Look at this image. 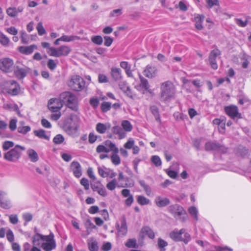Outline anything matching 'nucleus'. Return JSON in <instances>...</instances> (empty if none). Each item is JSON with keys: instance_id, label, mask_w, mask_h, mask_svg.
<instances>
[{"instance_id": "obj_62", "label": "nucleus", "mask_w": 251, "mask_h": 251, "mask_svg": "<svg viewBox=\"0 0 251 251\" xmlns=\"http://www.w3.org/2000/svg\"><path fill=\"white\" fill-rule=\"evenodd\" d=\"M104 45L106 47H109L113 43V39L109 36H105L104 37Z\"/></svg>"}, {"instance_id": "obj_48", "label": "nucleus", "mask_w": 251, "mask_h": 251, "mask_svg": "<svg viewBox=\"0 0 251 251\" xmlns=\"http://www.w3.org/2000/svg\"><path fill=\"white\" fill-rule=\"evenodd\" d=\"M111 107V103L109 102L104 101L100 106L101 110L103 112H106L109 111Z\"/></svg>"}, {"instance_id": "obj_44", "label": "nucleus", "mask_w": 251, "mask_h": 251, "mask_svg": "<svg viewBox=\"0 0 251 251\" xmlns=\"http://www.w3.org/2000/svg\"><path fill=\"white\" fill-rule=\"evenodd\" d=\"M9 42V39L2 32H0V43L4 46H7L8 45Z\"/></svg>"}, {"instance_id": "obj_1", "label": "nucleus", "mask_w": 251, "mask_h": 251, "mask_svg": "<svg viewBox=\"0 0 251 251\" xmlns=\"http://www.w3.org/2000/svg\"><path fill=\"white\" fill-rule=\"evenodd\" d=\"M79 117L75 114H71L60 121V127L68 135H73L78 129Z\"/></svg>"}, {"instance_id": "obj_4", "label": "nucleus", "mask_w": 251, "mask_h": 251, "mask_svg": "<svg viewBox=\"0 0 251 251\" xmlns=\"http://www.w3.org/2000/svg\"><path fill=\"white\" fill-rule=\"evenodd\" d=\"M25 150V148L24 147L17 145L13 149L5 152L3 157L7 161L15 162L20 158L22 151Z\"/></svg>"}, {"instance_id": "obj_15", "label": "nucleus", "mask_w": 251, "mask_h": 251, "mask_svg": "<svg viewBox=\"0 0 251 251\" xmlns=\"http://www.w3.org/2000/svg\"><path fill=\"white\" fill-rule=\"evenodd\" d=\"M70 170L77 178L82 175V169L80 163L77 161H73L70 164Z\"/></svg>"}, {"instance_id": "obj_34", "label": "nucleus", "mask_w": 251, "mask_h": 251, "mask_svg": "<svg viewBox=\"0 0 251 251\" xmlns=\"http://www.w3.org/2000/svg\"><path fill=\"white\" fill-rule=\"evenodd\" d=\"M218 147V143L216 142H208L205 145V149L207 151H216Z\"/></svg>"}, {"instance_id": "obj_63", "label": "nucleus", "mask_w": 251, "mask_h": 251, "mask_svg": "<svg viewBox=\"0 0 251 251\" xmlns=\"http://www.w3.org/2000/svg\"><path fill=\"white\" fill-rule=\"evenodd\" d=\"M165 172L170 177L174 179L176 178L177 176V173L175 171L166 169Z\"/></svg>"}, {"instance_id": "obj_45", "label": "nucleus", "mask_w": 251, "mask_h": 251, "mask_svg": "<svg viewBox=\"0 0 251 251\" xmlns=\"http://www.w3.org/2000/svg\"><path fill=\"white\" fill-rule=\"evenodd\" d=\"M91 41L95 44L101 45L103 42V39L100 35H96L91 37Z\"/></svg>"}, {"instance_id": "obj_57", "label": "nucleus", "mask_w": 251, "mask_h": 251, "mask_svg": "<svg viewBox=\"0 0 251 251\" xmlns=\"http://www.w3.org/2000/svg\"><path fill=\"white\" fill-rule=\"evenodd\" d=\"M38 34L40 36H42L46 33V30L44 27L43 26V24L42 22H39L38 23L37 27H36Z\"/></svg>"}, {"instance_id": "obj_36", "label": "nucleus", "mask_w": 251, "mask_h": 251, "mask_svg": "<svg viewBox=\"0 0 251 251\" xmlns=\"http://www.w3.org/2000/svg\"><path fill=\"white\" fill-rule=\"evenodd\" d=\"M121 125L125 131L130 132L132 129V126L127 120H124L122 122Z\"/></svg>"}, {"instance_id": "obj_9", "label": "nucleus", "mask_w": 251, "mask_h": 251, "mask_svg": "<svg viewBox=\"0 0 251 251\" xmlns=\"http://www.w3.org/2000/svg\"><path fill=\"white\" fill-rule=\"evenodd\" d=\"M14 65V61L10 58L3 57L0 59V70L3 72H12L13 71Z\"/></svg>"}, {"instance_id": "obj_14", "label": "nucleus", "mask_w": 251, "mask_h": 251, "mask_svg": "<svg viewBox=\"0 0 251 251\" xmlns=\"http://www.w3.org/2000/svg\"><path fill=\"white\" fill-rule=\"evenodd\" d=\"M62 103L59 99H50L48 102L49 109L52 112H58L62 107Z\"/></svg>"}, {"instance_id": "obj_53", "label": "nucleus", "mask_w": 251, "mask_h": 251, "mask_svg": "<svg viewBox=\"0 0 251 251\" xmlns=\"http://www.w3.org/2000/svg\"><path fill=\"white\" fill-rule=\"evenodd\" d=\"M64 141V138L61 134L56 135L53 139V142L55 144H60Z\"/></svg>"}, {"instance_id": "obj_11", "label": "nucleus", "mask_w": 251, "mask_h": 251, "mask_svg": "<svg viewBox=\"0 0 251 251\" xmlns=\"http://www.w3.org/2000/svg\"><path fill=\"white\" fill-rule=\"evenodd\" d=\"M225 111L226 113L232 119L237 121L236 119H241L242 115L239 112V110L237 106L231 105L226 106L225 107Z\"/></svg>"}, {"instance_id": "obj_3", "label": "nucleus", "mask_w": 251, "mask_h": 251, "mask_svg": "<svg viewBox=\"0 0 251 251\" xmlns=\"http://www.w3.org/2000/svg\"><path fill=\"white\" fill-rule=\"evenodd\" d=\"M175 92V87L172 82L167 81L163 83L161 85V100L166 101L172 99Z\"/></svg>"}, {"instance_id": "obj_47", "label": "nucleus", "mask_w": 251, "mask_h": 251, "mask_svg": "<svg viewBox=\"0 0 251 251\" xmlns=\"http://www.w3.org/2000/svg\"><path fill=\"white\" fill-rule=\"evenodd\" d=\"M100 100L97 97H92L90 99L89 103L94 109L97 108L99 104Z\"/></svg>"}, {"instance_id": "obj_54", "label": "nucleus", "mask_w": 251, "mask_h": 251, "mask_svg": "<svg viewBox=\"0 0 251 251\" xmlns=\"http://www.w3.org/2000/svg\"><path fill=\"white\" fill-rule=\"evenodd\" d=\"M13 147H14V143L10 141H6L2 144V149L4 151L8 150Z\"/></svg>"}, {"instance_id": "obj_29", "label": "nucleus", "mask_w": 251, "mask_h": 251, "mask_svg": "<svg viewBox=\"0 0 251 251\" xmlns=\"http://www.w3.org/2000/svg\"><path fill=\"white\" fill-rule=\"evenodd\" d=\"M112 130L114 134L118 135L119 138L120 139L124 138L126 136V133L123 128L119 126H113Z\"/></svg>"}, {"instance_id": "obj_2", "label": "nucleus", "mask_w": 251, "mask_h": 251, "mask_svg": "<svg viewBox=\"0 0 251 251\" xmlns=\"http://www.w3.org/2000/svg\"><path fill=\"white\" fill-rule=\"evenodd\" d=\"M59 100L63 104L67 106L74 111L78 109V101L76 97L70 92H64L61 93L59 96Z\"/></svg>"}, {"instance_id": "obj_30", "label": "nucleus", "mask_w": 251, "mask_h": 251, "mask_svg": "<svg viewBox=\"0 0 251 251\" xmlns=\"http://www.w3.org/2000/svg\"><path fill=\"white\" fill-rule=\"evenodd\" d=\"M104 145L108 148V152L109 151H112V153L119 152V150L118 148L111 141L109 140L105 141Z\"/></svg>"}, {"instance_id": "obj_12", "label": "nucleus", "mask_w": 251, "mask_h": 251, "mask_svg": "<svg viewBox=\"0 0 251 251\" xmlns=\"http://www.w3.org/2000/svg\"><path fill=\"white\" fill-rule=\"evenodd\" d=\"M221 54V51L217 48L211 50L209 53L208 60L210 66L214 70H216L218 68L216 59L220 57Z\"/></svg>"}, {"instance_id": "obj_22", "label": "nucleus", "mask_w": 251, "mask_h": 251, "mask_svg": "<svg viewBox=\"0 0 251 251\" xmlns=\"http://www.w3.org/2000/svg\"><path fill=\"white\" fill-rule=\"evenodd\" d=\"M121 226L117 224L118 230L119 235L125 236L127 233V228L126 223V218L124 216L121 220Z\"/></svg>"}, {"instance_id": "obj_37", "label": "nucleus", "mask_w": 251, "mask_h": 251, "mask_svg": "<svg viewBox=\"0 0 251 251\" xmlns=\"http://www.w3.org/2000/svg\"><path fill=\"white\" fill-rule=\"evenodd\" d=\"M110 171L111 169L108 168H104L103 169L101 167H98V173L102 177H106L109 176Z\"/></svg>"}, {"instance_id": "obj_17", "label": "nucleus", "mask_w": 251, "mask_h": 251, "mask_svg": "<svg viewBox=\"0 0 251 251\" xmlns=\"http://www.w3.org/2000/svg\"><path fill=\"white\" fill-rule=\"evenodd\" d=\"M186 230L182 228L179 230L175 229L170 233V238L175 241H181L182 240V235L185 232Z\"/></svg>"}, {"instance_id": "obj_31", "label": "nucleus", "mask_w": 251, "mask_h": 251, "mask_svg": "<svg viewBox=\"0 0 251 251\" xmlns=\"http://www.w3.org/2000/svg\"><path fill=\"white\" fill-rule=\"evenodd\" d=\"M110 126L109 124H103L100 123H99L96 125V130L97 132L100 134H103L105 132L106 130L109 128Z\"/></svg>"}, {"instance_id": "obj_32", "label": "nucleus", "mask_w": 251, "mask_h": 251, "mask_svg": "<svg viewBox=\"0 0 251 251\" xmlns=\"http://www.w3.org/2000/svg\"><path fill=\"white\" fill-rule=\"evenodd\" d=\"M106 187L109 190L113 191L116 188V187H124V186L118 184L116 179L113 178L107 183Z\"/></svg>"}, {"instance_id": "obj_24", "label": "nucleus", "mask_w": 251, "mask_h": 251, "mask_svg": "<svg viewBox=\"0 0 251 251\" xmlns=\"http://www.w3.org/2000/svg\"><path fill=\"white\" fill-rule=\"evenodd\" d=\"M157 69L155 67L148 65L144 70L143 74L146 77L152 78L155 75Z\"/></svg>"}, {"instance_id": "obj_59", "label": "nucleus", "mask_w": 251, "mask_h": 251, "mask_svg": "<svg viewBox=\"0 0 251 251\" xmlns=\"http://www.w3.org/2000/svg\"><path fill=\"white\" fill-rule=\"evenodd\" d=\"M96 151L98 153L105 152L108 153V148H106L105 145H100L96 148Z\"/></svg>"}, {"instance_id": "obj_10", "label": "nucleus", "mask_w": 251, "mask_h": 251, "mask_svg": "<svg viewBox=\"0 0 251 251\" xmlns=\"http://www.w3.org/2000/svg\"><path fill=\"white\" fill-rule=\"evenodd\" d=\"M46 239L42 243L41 248L45 251H51L56 247L55 241L54 239V235L52 233H50L49 235H47Z\"/></svg>"}, {"instance_id": "obj_55", "label": "nucleus", "mask_w": 251, "mask_h": 251, "mask_svg": "<svg viewBox=\"0 0 251 251\" xmlns=\"http://www.w3.org/2000/svg\"><path fill=\"white\" fill-rule=\"evenodd\" d=\"M236 24L240 27H244L246 26L249 23L248 20L243 21L241 19L236 18L235 19Z\"/></svg>"}, {"instance_id": "obj_41", "label": "nucleus", "mask_w": 251, "mask_h": 251, "mask_svg": "<svg viewBox=\"0 0 251 251\" xmlns=\"http://www.w3.org/2000/svg\"><path fill=\"white\" fill-rule=\"evenodd\" d=\"M188 212L191 216L196 220H198V210L195 206H191L188 209Z\"/></svg>"}, {"instance_id": "obj_64", "label": "nucleus", "mask_w": 251, "mask_h": 251, "mask_svg": "<svg viewBox=\"0 0 251 251\" xmlns=\"http://www.w3.org/2000/svg\"><path fill=\"white\" fill-rule=\"evenodd\" d=\"M112 248L111 244L110 242H106L103 244L101 247V250L103 251H109Z\"/></svg>"}, {"instance_id": "obj_40", "label": "nucleus", "mask_w": 251, "mask_h": 251, "mask_svg": "<svg viewBox=\"0 0 251 251\" xmlns=\"http://www.w3.org/2000/svg\"><path fill=\"white\" fill-rule=\"evenodd\" d=\"M150 110L151 112V113L154 115L155 120L158 122H160V115L158 112V109L157 107L153 105L151 106Z\"/></svg>"}, {"instance_id": "obj_56", "label": "nucleus", "mask_w": 251, "mask_h": 251, "mask_svg": "<svg viewBox=\"0 0 251 251\" xmlns=\"http://www.w3.org/2000/svg\"><path fill=\"white\" fill-rule=\"evenodd\" d=\"M22 217L25 222V223H24L25 226H26V223L31 221L33 218L32 215L31 213L27 212L23 214Z\"/></svg>"}, {"instance_id": "obj_60", "label": "nucleus", "mask_w": 251, "mask_h": 251, "mask_svg": "<svg viewBox=\"0 0 251 251\" xmlns=\"http://www.w3.org/2000/svg\"><path fill=\"white\" fill-rule=\"evenodd\" d=\"M80 184L84 186V189L86 190L89 189V183L88 179L83 177L80 180Z\"/></svg>"}, {"instance_id": "obj_42", "label": "nucleus", "mask_w": 251, "mask_h": 251, "mask_svg": "<svg viewBox=\"0 0 251 251\" xmlns=\"http://www.w3.org/2000/svg\"><path fill=\"white\" fill-rule=\"evenodd\" d=\"M137 201L138 203L142 205H147L150 203V200L143 196H138Z\"/></svg>"}, {"instance_id": "obj_21", "label": "nucleus", "mask_w": 251, "mask_h": 251, "mask_svg": "<svg viewBox=\"0 0 251 251\" xmlns=\"http://www.w3.org/2000/svg\"><path fill=\"white\" fill-rule=\"evenodd\" d=\"M154 202L157 207H163L169 205L170 201L167 198L157 196L154 199Z\"/></svg>"}, {"instance_id": "obj_7", "label": "nucleus", "mask_w": 251, "mask_h": 251, "mask_svg": "<svg viewBox=\"0 0 251 251\" xmlns=\"http://www.w3.org/2000/svg\"><path fill=\"white\" fill-rule=\"evenodd\" d=\"M71 49L67 46H61L58 48H51L47 53L51 56L59 57L67 56L71 52Z\"/></svg>"}, {"instance_id": "obj_50", "label": "nucleus", "mask_w": 251, "mask_h": 251, "mask_svg": "<svg viewBox=\"0 0 251 251\" xmlns=\"http://www.w3.org/2000/svg\"><path fill=\"white\" fill-rule=\"evenodd\" d=\"M57 60L50 59L48 61L47 66L50 70H54L57 66Z\"/></svg>"}, {"instance_id": "obj_23", "label": "nucleus", "mask_w": 251, "mask_h": 251, "mask_svg": "<svg viewBox=\"0 0 251 251\" xmlns=\"http://www.w3.org/2000/svg\"><path fill=\"white\" fill-rule=\"evenodd\" d=\"M24 8L22 6L18 7H10L6 9V13L11 17L17 16L19 13L23 12Z\"/></svg>"}, {"instance_id": "obj_52", "label": "nucleus", "mask_w": 251, "mask_h": 251, "mask_svg": "<svg viewBox=\"0 0 251 251\" xmlns=\"http://www.w3.org/2000/svg\"><path fill=\"white\" fill-rule=\"evenodd\" d=\"M151 161L153 164L156 167L161 165V160L160 157L157 155H153L151 158Z\"/></svg>"}, {"instance_id": "obj_61", "label": "nucleus", "mask_w": 251, "mask_h": 251, "mask_svg": "<svg viewBox=\"0 0 251 251\" xmlns=\"http://www.w3.org/2000/svg\"><path fill=\"white\" fill-rule=\"evenodd\" d=\"M134 141L130 138L124 145V147L127 149H130L134 146Z\"/></svg>"}, {"instance_id": "obj_46", "label": "nucleus", "mask_w": 251, "mask_h": 251, "mask_svg": "<svg viewBox=\"0 0 251 251\" xmlns=\"http://www.w3.org/2000/svg\"><path fill=\"white\" fill-rule=\"evenodd\" d=\"M85 225L87 229L88 234H90L92 229L96 228V226L94 225L93 223L91 222V221L90 219H87Z\"/></svg>"}, {"instance_id": "obj_39", "label": "nucleus", "mask_w": 251, "mask_h": 251, "mask_svg": "<svg viewBox=\"0 0 251 251\" xmlns=\"http://www.w3.org/2000/svg\"><path fill=\"white\" fill-rule=\"evenodd\" d=\"M118 152L112 153L110 159L112 163L115 165H118L121 163V159L118 154Z\"/></svg>"}, {"instance_id": "obj_25", "label": "nucleus", "mask_w": 251, "mask_h": 251, "mask_svg": "<svg viewBox=\"0 0 251 251\" xmlns=\"http://www.w3.org/2000/svg\"><path fill=\"white\" fill-rule=\"evenodd\" d=\"M37 47L35 45H32L29 46H21L19 48V51L25 54H30L32 53L35 49H37Z\"/></svg>"}, {"instance_id": "obj_58", "label": "nucleus", "mask_w": 251, "mask_h": 251, "mask_svg": "<svg viewBox=\"0 0 251 251\" xmlns=\"http://www.w3.org/2000/svg\"><path fill=\"white\" fill-rule=\"evenodd\" d=\"M206 6L208 8H211L214 5H219V2L218 0H206Z\"/></svg>"}, {"instance_id": "obj_18", "label": "nucleus", "mask_w": 251, "mask_h": 251, "mask_svg": "<svg viewBox=\"0 0 251 251\" xmlns=\"http://www.w3.org/2000/svg\"><path fill=\"white\" fill-rule=\"evenodd\" d=\"M147 236L149 238L153 239L154 238V232L149 226H146L143 227L140 232V236L143 238Z\"/></svg>"}, {"instance_id": "obj_19", "label": "nucleus", "mask_w": 251, "mask_h": 251, "mask_svg": "<svg viewBox=\"0 0 251 251\" xmlns=\"http://www.w3.org/2000/svg\"><path fill=\"white\" fill-rule=\"evenodd\" d=\"M140 83L138 85L135 86V88L138 91H141L142 89L150 92V85L148 81L143 77L142 76L140 75Z\"/></svg>"}, {"instance_id": "obj_49", "label": "nucleus", "mask_w": 251, "mask_h": 251, "mask_svg": "<svg viewBox=\"0 0 251 251\" xmlns=\"http://www.w3.org/2000/svg\"><path fill=\"white\" fill-rule=\"evenodd\" d=\"M125 245L129 248H136L137 247L136 240L135 239H128L125 244Z\"/></svg>"}, {"instance_id": "obj_35", "label": "nucleus", "mask_w": 251, "mask_h": 251, "mask_svg": "<svg viewBox=\"0 0 251 251\" xmlns=\"http://www.w3.org/2000/svg\"><path fill=\"white\" fill-rule=\"evenodd\" d=\"M34 133L35 136L41 139L49 140L50 137L46 134V131L43 129L35 130Z\"/></svg>"}, {"instance_id": "obj_5", "label": "nucleus", "mask_w": 251, "mask_h": 251, "mask_svg": "<svg viewBox=\"0 0 251 251\" xmlns=\"http://www.w3.org/2000/svg\"><path fill=\"white\" fill-rule=\"evenodd\" d=\"M13 71L14 74L17 78L23 79L31 72V69L23 64L21 62L17 61L14 66Z\"/></svg>"}, {"instance_id": "obj_43", "label": "nucleus", "mask_w": 251, "mask_h": 251, "mask_svg": "<svg viewBox=\"0 0 251 251\" xmlns=\"http://www.w3.org/2000/svg\"><path fill=\"white\" fill-rule=\"evenodd\" d=\"M158 247L160 251H165V247L168 246V243L162 239L159 238L157 241Z\"/></svg>"}, {"instance_id": "obj_28", "label": "nucleus", "mask_w": 251, "mask_h": 251, "mask_svg": "<svg viewBox=\"0 0 251 251\" xmlns=\"http://www.w3.org/2000/svg\"><path fill=\"white\" fill-rule=\"evenodd\" d=\"M204 16L203 15L197 14L195 17V21L196 22L195 27L198 30H202L203 28L202 23L203 22L204 19Z\"/></svg>"}, {"instance_id": "obj_51", "label": "nucleus", "mask_w": 251, "mask_h": 251, "mask_svg": "<svg viewBox=\"0 0 251 251\" xmlns=\"http://www.w3.org/2000/svg\"><path fill=\"white\" fill-rule=\"evenodd\" d=\"M31 130L29 126H19L18 127V131L20 133L23 134H26Z\"/></svg>"}, {"instance_id": "obj_6", "label": "nucleus", "mask_w": 251, "mask_h": 251, "mask_svg": "<svg viewBox=\"0 0 251 251\" xmlns=\"http://www.w3.org/2000/svg\"><path fill=\"white\" fill-rule=\"evenodd\" d=\"M85 82L79 75L72 76L68 82L69 86L73 90L80 91L84 88Z\"/></svg>"}, {"instance_id": "obj_38", "label": "nucleus", "mask_w": 251, "mask_h": 251, "mask_svg": "<svg viewBox=\"0 0 251 251\" xmlns=\"http://www.w3.org/2000/svg\"><path fill=\"white\" fill-rule=\"evenodd\" d=\"M60 39L61 40V41L63 42H71L75 40H77L79 39V37L77 36H67V35H63L60 38Z\"/></svg>"}, {"instance_id": "obj_26", "label": "nucleus", "mask_w": 251, "mask_h": 251, "mask_svg": "<svg viewBox=\"0 0 251 251\" xmlns=\"http://www.w3.org/2000/svg\"><path fill=\"white\" fill-rule=\"evenodd\" d=\"M111 75L115 81L120 80L122 77L121 70L119 68L112 67L111 69Z\"/></svg>"}, {"instance_id": "obj_27", "label": "nucleus", "mask_w": 251, "mask_h": 251, "mask_svg": "<svg viewBox=\"0 0 251 251\" xmlns=\"http://www.w3.org/2000/svg\"><path fill=\"white\" fill-rule=\"evenodd\" d=\"M87 244L90 251H98L99 249L98 243L94 238L89 239Z\"/></svg>"}, {"instance_id": "obj_8", "label": "nucleus", "mask_w": 251, "mask_h": 251, "mask_svg": "<svg viewBox=\"0 0 251 251\" xmlns=\"http://www.w3.org/2000/svg\"><path fill=\"white\" fill-rule=\"evenodd\" d=\"M168 211L176 219H180L182 222H184V217L181 218L183 215L186 214V212L183 208L178 204L171 205L168 207Z\"/></svg>"}, {"instance_id": "obj_20", "label": "nucleus", "mask_w": 251, "mask_h": 251, "mask_svg": "<svg viewBox=\"0 0 251 251\" xmlns=\"http://www.w3.org/2000/svg\"><path fill=\"white\" fill-rule=\"evenodd\" d=\"M47 235H43L40 233H36L32 237V243L33 246L41 247L42 244L45 241Z\"/></svg>"}, {"instance_id": "obj_33", "label": "nucleus", "mask_w": 251, "mask_h": 251, "mask_svg": "<svg viewBox=\"0 0 251 251\" xmlns=\"http://www.w3.org/2000/svg\"><path fill=\"white\" fill-rule=\"evenodd\" d=\"M27 153L31 162H36L38 160V155L36 151L34 150H28L27 151Z\"/></svg>"}, {"instance_id": "obj_13", "label": "nucleus", "mask_w": 251, "mask_h": 251, "mask_svg": "<svg viewBox=\"0 0 251 251\" xmlns=\"http://www.w3.org/2000/svg\"><path fill=\"white\" fill-rule=\"evenodd\" d=\"M5 88L6 92L12 95L19 94L20 87L18 83L15 80H9L6 82Z\"/></svg>"}, {"instance_id": "obj_16", "label": "nucleus", "mask_w": 251, "mask_h": 251, "mask_svg": "<svg viewBox=\"0 0 251 251\" xmlns=\"http://www.w3.org/2000/svg\"><path fill=\"white\" fill-rule=\"evenodd\" d=\"M6 195L5 191L0 190V206L3 209H8L11 207V204L9 200H4Z\"/></svg>"}]
</instances>
